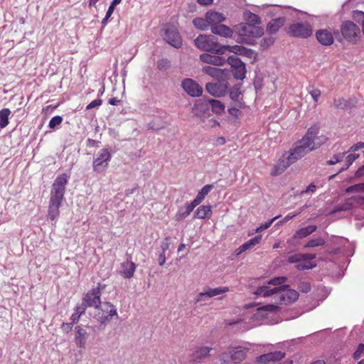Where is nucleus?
Listing matches in <instances>:
<instances>
[{"label": "nucleus", "mask_w": 364, "mask_h": 364, "mask_svg": "<svg viewBox=\"0 0 364 364\" xmlns=\"http://www.w3.org/2000/svg\"><path fill=\"white\" fill-rule=\"evenodd\" d=\"M254 294L263 297L274 296L276 303L281 305L291 304L296 301L299 296L298 291L289 289V285H282L274 288H270L268 286H260L256 289Z\"/></svg>", "instance_id": "obj_1"}, {"label": "nucleus", "mask_w": 364, "mask_h": 364, "mask_svg": "<svg viewBox=\"0 0 364 364\" xmlns=\"http://www.w3.org/2000/svg\"><path fill=\"white\" fill-rule=\"evenodd\" d=\"M326 141V137L323 134H319L318 127L314 125L308 129L306 134L301 139L296 141L294 149L301 157L307 153L316 149Z\"/></svg>", "instance_id": "obj_2"}, {"label": "nucleus", "mask_w": 364, "mask_h": 364, "mask_svg": "<svg viewBox=\"0 0 364 364\" xmlns=\"http://www.w3.org/2000/svg\"><path fill=\"white\" fill-rule=\"evenodd\" d=\"M195 46L200 50L210 52L214 54L223 55V46L218 42V39L213 35L200 34L194 40Z\"/></svg>", "instance_id": "obj_3"}, {"label": "nucleus", "mask_w": 364, "mask_h": 364, "mask_svg": "<svg viewBox=\"0 0 364 364\" xmlns=\"http://www.w3.org/2000/svg\"><path fill=\"white\" fill-rule=\"evenodd\" d=\"M68 178L69 176L67 173H62L55 179L50 191L49 203L62 205Z\"/></svg>", "instance_id": "obj_4"}, {"label": "nucleus", "mask_w": 364, "mask_h": 364, "mask_svg": "<svg viewBox=\"0 0 364 364\" xmlns=\"http://www.w3.org/2000/svg\"><path fill=\"white\" fill-rule=\"evenodd\" d=\"M301 158H302L301 155L291 148L288 152L282 155L277 164L272 168L271 175L275 176L282 174L289 166Z\"/></svg>", "instance_id": "obj_5"}, {"label": "nucleus", "mask_w": 364, "mask_h": 364, "mask_svg": "<svg viewBox=\"0 0 364 364\" xmlns=\"http://www.w3.org/2000/svg\"><path fill=\"white\" fill-rule=\"evenodd\" d=\"M235 32L239 35L240 42L250 43L249 38H260L264 34V29L259 26L249 23H240L235 28Z\"/></svg>", "instance_id": "obj_6"}, {"label": "nucleus", "mask_w": 364, "mask_h": 364, "mask_svg": "<svg viewBox=\"0 0 364 364\" xmlns=\"http://www.w3.org/2000/svg\"><path fill=\"white\" fill-rule=\"evenodd\" d=\"M247 348L242 347H230L228 352H224L220 355V362L223 364L240 363L243 361L247 355Z\"/></svg>", "instance_id": "obj_7"}, {"label": "nucleus", "mask_w": 364, "mask_h": 364, "mask_svg": "<svg viewBox=\"0 0 364 364\" xmlns=\"http://www.w3.org/2000/svg\"><path fill=\"white\" fill-rule=\"evenodd\" d=\"M95 318L100 324L109 322L114 316H117L116 307L110 302H104L96 309Z\"/></svg>", "instance_id": "obj_8"}, {"label": "nucleus", "mask_w": 364, "mask_h": 364, "mask_svg": "<svg viewBox=\"0 0 364 364\" xmlns=\"http://www.w3.org/2000/svg\"><path fill=\"white\" fill-rule=\"evenodd\" d=\"M343 37L351 43H355L360 37V28L350 21H346L341 26Z\"/></svg>", "instance_id": "obj_9"}, {"label": "nucleus", "mask_w": 364, "mask_h": 364, "mask_svg": "<svg viewBox=\"0 0 364 364\" xmlns=\"http://www.w3.org/2000/svg\"><path fill=\"white\" fill-rule=\"evenodd\" d=\"M228 77L217 80L216 82H208L205 90L215 97H221L228 93L229 88Z\"/></svg>", "instance_id": "obj_10"}, {"label": "nucleus", "mask_w": 364, "mask_h": 364, "mask_svg": "<svg viewBox=\"0 0 364 364\" xmlns=\"http://www.w3.org/2000/svg\"><path fill=\"white\" fill-rule=\"evenodd\" d=\"M112 155L107 149H101L92 162L93 171L96 173L105 171L109 166Z\"/></svg>", "instance_id": "obj_11"}, {"label": "nucleus", "mask_w": 364, "mask_h": 364, "mask_svg": "<svg viewBox=\"0 0 364 364\" xmlns=\"http://www.w3.org/2000/svg\"><path fill=\"white\" fill-rule=\"evenodd\" d=\"M312 27L307 22L293 23L288 29V34L295 38H307L312 35Z\"/></svg>", "instance_id": "obj_12"}, {"label": "nucleus", "mask_w": 364, "mask_h": 364, "mask_svg": "<svg viewBox=\"0 0 364 364\" xmlns=\"http://www.w3.org/2000/svg\"><path fill=\"white\" fill-rule=\"evenodd\" d=\"M164 39L171 46L180 48L182 46V38L177 29L173 25H167L164 28Z\"/></svg>", "instance_id": "obj_13"}, {"label": "nucleus", "mask_w": 364, "mask_h": 364, "mask_svg": "<svg viewBox=\"0 0 364 364\" xmlns=\"http://www.w3.org/2000/svg\"><path fill=\"white\" fill-rule=\"evenodd\" d=\"M101 284L88 291L82 298V301L87 307H95V309L101 304Z\"/></svg>", "instance_id": "obj_14"}, {"label": "nucleus", "mask_w": 364, "mask_h": 364, "mask_svg": "<svg viewBox=\"0 0 364 364\" xmlns=\"http://www.w3.org/2000/svg\"><path fill=\"white\" fill-rule=\"evenodd\" d=\"M227 62L232 68V72L235 78L243 80L246 75L245 65L236 55H230L227 59Z\"/></svg>", "instance_id": "obj_15"}, {"label": "nucleus", "mask_w": 364, "mask_h": 364, "mask_svg": "<svg viewBox=\"0 0 364 364\" xmlns=\"http://www.w3.org/2000/svg\"><path fill=\"white\" fill-rule=\"evenodd\" d=\"M181 86L184 91L191 97H199L203 93L202 87L193 79H184L182 81Z\"/></svg>", "instance_id": "obj_16"}, {"label": "nucleus", "mask_w": 364, "mask_h": 364, "mask_svg": "<svg viewBox=\"0 0 364 364\" xmlns=\"http://www.w3.org/2000/svg\"><path fill=\"white\" fill-rule=\"evenodd\" d=\"M201 70L203 73L209 75L216 80L228 77V72L226 70L216 67L205 65L203 67Z\"/></svg>", "instance_id": "obj_17"}, {"label": "nucleus", "mask_w": 364, "mask_h": 364, "mask_svg": "<svg viewBox=\"0 0 364 364\" xmlns=\"http://www.w3.org/2000/svg\"><path fill=\"white\" fill-rule=\"evenodd\" d=\"M316 38L319 43L326 46H331L334 42L332 32L327 29L318 30L316 32Z\"/></svg>", "instance_id": "obj_18"}, {"label": "nucleus", "mask_w": 364, "mask_h": 364, "mask_svg": "<svg viewBox=\"0 0 364 364\" xmlns=\"http://www.w3.org/2000/svg\"><path fill=\"white\" fill-rule=\"evenodd\" d=\"M285 357V353L282 351H274L267 354H263L257 358V361L267 364L269 362H277L282 360Z\"/></svg>", "instance_id": "obj_19"}, {"label": "nucleus", "mask_w": 364, "mask_h": 364, "mask_svg": "<svg viewBox=\"0 0 364 364\" xmlns=\"http://www.w3.org/2000/svg\"><path fill=\"white\" fill-rule=\"evenodd\" d=\"M200 60H201L203 63L210 64L215 66H222L223 65L227 60H225L224 58L215 55H211L209 53H202L199 56Z\"/></svg>", "instance_id": "obj_20"}, {"label": "nucleus", "mask_w": 364, "mask_h": 364, "mask_svg": "<svg viewBox=\"0 0 364 364\" xmlns=\"http://www.w3.org/2000/svg\"><path fill=\"white\" fill-rule=\"evenodd\" d=\"M212 348L208 346H201L196 348L191 355V361L193 363H200L203 358H207Z\"/></svg>", "instance_id": "obj_21"}, {"label": "nucleus", "mask_w": 364, "mask_h": 364, "mask_svg": "<svg viewBox=\"0 0 364 364\" xmlns=\"http://www.w3.org/2000/svg\"><path fill=\"white\" fill-rule=\"evenodd\" d=\"M205 17L210 28L225 20V17L223 13L217 12L213 10L207 11L205 14Z\"/></svg>", "instance_id": "obj_22"}, {"label": "nucleus", "mask_w": 364, "mask_h": 364, "mask_svg": "<svg viewBox=\"0 0 364 364\" xmlns=\"http://www.w3.org/2000/svg\"><path fill=\"white\" fill-rule=\"evenodd\" d=\"M262 240V235H258L255 237L249 240L246 242L243 243L235 251V255L238 256L245 251L253 248L255 245H258Z\"/></svg>", "instance_id": "obj_23"}, {"label": "nucleus", "mask_w": 364, "mask_h": 364, "mask_svg": "<svg viewBox=\"0 0 364 364\" xmlns=\"http://www.w3.org/2000/svg\"><path fill=\"white\" fill-rule=\"evenodd\" d=\"M75 341L77 346L80 348H85L86 339L87 336V333L86 330L84 329L81 326H77L75 328Z\"/></svg>", "instance_id": "obj_24"}, {"label": "nucleus", "mask_w": 364, "mask_h": 364, "mask_svg": "<svg viewBox=\"0 0 364 364\" xmlns=\"http://www.w3.org/2000/svg\"><path fill=\"white\" fill-rule=\"evenodd\" d=\"M213 215L211 205H200L194 213L193 218L203 220H209Z\"/></svg>", "instance_id": "obj_25"}, {"label": "nucleus", "mask_w": 364, "mask_h": 364, "mask_svg": "<svg viewBox=\"0 0 364 364\" xmlns=\"http://www.w3.org/2000/svg\"><path fill=\"white\" fill-rule=\"evenodd\" d=\"M213 33L218 35L225 38H231L233 34V31L228 26L219 23L217 26H213L211 28Z\"/></svg>", "instance_id": "obj_26"}, {"label": "nucleus", "mask_w": 364, "mask_h": 364, "mask_svg": "<svg viewBox=\"0 0 364 364\" xmlns=\"http://www.w3.org/2000/svg\"><path fill=\"white\" fill-rule=\"evenodd\" d=\"M285 21L286 18L284 17L274 18L267 24V31L271 34L276 33L284 26Z\"/></svg>", "instance_id": "obj_27"}, {"label": "nucleus", "mask_w": 364, "mask_h": 364, "mask_svg": "<svg viewBox=\"0 0 364 364\" xmlns=\"http://www.w3.org/2000/svg\"><path fill=\"white\" fill-rule=\"evenodd\" d=\"M122 270L121 272V275L126 278L130 279L134 276V274L136 270V265L132 261H127L121 264Z\"/></svg>", "instance_id": "obj_28"}, {"label": "nucleus", "mask_w": 364, "mask_h": 364, "mask_svg": "<svg viewBox=\"0 0 364 364\" xmlns=\"http://www.w3.org/2000/svg\"><path fill=\"white\" fill-rule=\"evenodd\" d=\"M317 230L316 225H309L305 228H302L296 231L294 235V239H301L306 237Z\"/></svg>", "instance_id": "obj_29"}, {"label": "nucleus", "mask_w": 364, "mask_h": 364, "mask_svg": "<svg viewBox=\"0 0 364 364\" xmlns=\"http://www.w3.org/2000/svg\"><path fill=\"white\" fill-rule=\"evenodd\" d=\"M316 258L315 254H294L287 259L289 263H299L303 260H311Z\"/></svg>", "instance_id": "obj_30"}, {"label": "nucleus", "mask_w": 364, "mask_h": 364, "mask_svg": "<svg viewBox=\"0 0 364 364\" xmlns=\"http://www.w3.org/2000/svg\"><path fill=\"white\" fill-rule=\"evenodd\" d=\"M223 54L225 53V51H229L230 53H233L236 55H247L249 50L242 46H223Z\"/></svg>", "instance_id": "obj_31"}, {"label": "nucleus", "mask_w": 364, "mask_h": 364, "mask_svg": "<svg viewBox=\"0 0 364 364\" xmlns=\"http://www.w3.org/2000/svg\"><path fill=\"white\" fill-rule=\"evenodd\" d=\"M209 109L207 100H199L193 107V113L198 117H202V112H205Z\"/></svg>", "instance_id": "obj_32"}, {"label": "nucleus", "mask_w": 364, "mask_h": 364, "mask_svg": "<svg viewBox=\"0 0 364 364\" xmlns=\"http://www.w3.org/2000/svg\"><path fill=\"white\" fill-rule=\"evenodd\" d=\"M208 297H214L215 296L225 294L230 291L228 287H220L212 289L209 287H206L204 289Z\"/></svg>", "instance_id": "obj_33"}, {"label": "nucleus", "mask_w": 364, "mask_h": 364, "mask_svg": "<svg viewBox=\"0 0 364 364\" xmlns=\"http://www.w3.org/2000/svg\"><path fill=\"white\" fill-rule=\"evenodd\" d=\"M208 107L210 106L212 111L218 114H221L225 111V105L220 101L214 99L208 100Z\"/></svg>", "instance_id": "obj_34"}, {"label": "nucleus", "mask_w": 364, "mask_h": 364, "mask_svg": "<svg viewBox=\"0 0 364 364\" xmlns=\"http://www.w3.org/2000/svg\"><path fill=\"white\" fill-rule=\"evenodd\" d=\"M61 205L50 203L48 205V218L51 220H56L60 216V207Z\"/></svg>", "instance_id": "obj_35"}, {"label": "nucleus", "mask_w": 364, "mask_h": 364, "mask_svg": "<svg viewBox=\"0 0 364 364\" xmlns=\"http://www.w3.org/2000/svg\"><path fill=\"white\" fill-rule=\"evenodd\" d=\"M213 188L212 184H208L203 187V188L198 192L196 198L194 199L196 203L200 204L204 200L205 197L210 193Z\"/></svg>", "instance_id": "obj_36"}, {"label": "nucleus", "mask_w": 364, "mask_h": 364, "mask_svg": "<svg viewBox=\"0 0 364 364\" xmlns=\"http://www.w3.org/2000/svg\"><path fill=\"white\" fill-rule=\"evenodd\" d=\"M244 19L247 21L246 23H249L250 25L259 26L261 23L259 16L250 11H246L244 13Z\"/></svg>", "instance_id": "obj_37"}, {"label": "nucleus", "mask_w": 364, "mask_h": 364, "mask_svg": "<svg viewBox=\"0 0 364 364\" xmlns=\"http://www.w3.org/2000/svg\"><path fill=\"white\" fill-rule=\"evenodd\" d=\"M11 111L9 108H4L0 110V127L5 128L9 124V117Z\"/></svg>", "instance_id": "obj_38"}, {"label": "nucleus", "mask_w": 364, "mask_h": 364, "mask_svg": "<svg viewBox=\"0 0 364 364\" xmlns=\"http://www.w3.org/2000/svg\"><path fill=\"white\" fill-rule=\"evenodd\" d=\"M326 240L321 237H317L309 240L305 245V248L316 247L323 246Z\"/></svg>", "instance_id": "obj_39"}, {"label": "nucleus", "mask_w": 364, "mask_h": 364, "mask_svg": "<svg viewBox=\"0 0 364 364\" xmlns=\"http://www.w3.org/2000/svg\"><path fill=\"white\" fill-rule=\"evenodd\" d=\"M193 23L196 28L201 30V31H205L209 27L208 21H207V18L205 16V18H195L193 20Z\"/></svg>", "instance_id": "obj_40"}, {"label": "nucleus", "mask_w": 364, "mask_h": 364, "mask_svg": "<svg viewBox=\"0 0 364 364\" xmlns=\"http://www.w3.org/2000/svg\"><path fill=\"white\" fill-rule=\"evenodd\" d=\"M287 281V278L286 277H274L269 281L267 282V284L265 286L273 285L274 287H282L284 285V284Z\"/></svg>", "instance_id": "obj_41"}, {"label": "nucleus", "mask_w": 364, "mask_h": 364, "mask_svg": "<svg viewBox=\"0 0 364 364\" xmlns=\"http://www.w3.org/2000/svg\"><path fill=\"white\" fill-rule=\"evenodd\" d=\"M353 206V198L347 199L343 203L338 205L334 212L342 211V210H349Z\"/></svg>", "instance_id": "obj_42"}, {"label": "nucleus", "mask_w": 364, "mask_h": 364, "mask_svg": "<svg viewBox=\"0 0 364 364\" xmlns=\"http://www.w3.org/2000/svg\"><path fill=\"white\" fill-rule=\"evenodd\" d=\"M359 157V154H350L346 156V161L345 165L341 167L339 172L347 170L349 166Z\"/></svg>", "instance_id": "obj_43"}, {"label": "nucleus", "mask_w": 364, "mask_h": 364, "mask_svg": "<svg viewBox=\"0 0 364 364\" xmlns=\"http://www.w3.org/2000/svg\"><path fill=\"white\" fill-rule=\"evenodd\" d=\"M346 192L350 193H364V183L355 184L348 187Z\"/></svg>", "instance_id": "obj_44"}, {"label": "nucleus", "mask_w": 364, "mask_h": 364, "mask_svg": "<svg viewBox=\"0 0 364 364\" xmlns=\"http://www.w3.org/2000/svg\"><path fill=\"white\" fill-rule=\"evenodd\" d=\"M316 264H312L310 262V260H303L302 262H300L297 263L295 266V267L298 270H305V269H309L314 267Z\"/></svg>", "instance_id": "obj_45"}, {"label": "nucleus", "mask_w": 364, "mask_h": 364, "mask_svg": "<svg viewBox=\"0 0 364 364\" xmlns=\"http://www.w3.org/2000/svg\"><path fill=\"white\" fill-rule=\"evenodd\" d=\"M348 101L343 97L333 100V106L336 109H345L348 107Z\"/></svg>", "instance_id": "obj_46"}, {"label": "nucleus", "mask_w": 364, "mask_h": 364, "mask_svg": "<svg viewBox=\"0 0 364 364\" xmlns=\"http://www.w3.org/2000/svg\"><path fill=\"white\" fill-rule=\"evenodd\" d=\"M63 122V118L60 116H55L49 122L48 127L50 129H54L57 126L60 125Z\"/></svg>", "instance_id": "obj_47"}, {"label": "nucleus", "mask_w": 364, "mask_h": 364, "mask_svg": "<svg viewBox=\"0 0 364 364\" xmlns=\"http://www.w3.org/2000/svg\"><path fill=\"white\" fill-rule=\"evenodd\" d=\"M170 65L171 63L167 59H161L157 63V68L160 70H166L170 67Z\"/></svg>", "instance_id": "obj_48"}, {"label": "nucleus", "mask_w": 364, "mask_h": 364, "mask_svg": "<svg viewBox=\"0 0 364 364\" xmlns=\"http://www.w3.org/2000/svg\"><path fill=\"white\" fill-rule=\"evenodd\" d=\"M309 93L311 95L315 103H317L321 94L320 90L311 87V89L309 90Z\"/></svg>", "instance_id": "obj_49"}, {"label": "nucleus", "mask_w": 364, "mask_h": 364, "mask_svg": "<svg viewBox=\"0 0 364 364\" xmlns=\"http://www.w3.org/2000/svg\"><path fill=\"white\" fill-rule=\"evenodd\" d=\"M274 42V38L273 37H267L264 38L261 41L260 46L263 48H267L270 46H272Z\"/></svg>", "instance_id": "obj_50"}, {"label": "nucleus", "mask_w": 364, "mask_h": 364, "mask_svg": "<svg viewBox=\"0 0 364 364\" xmlns=\"http://www.w3.org/2000/svg\"><path fill=\"white\" fill-rule=\"evenodd\" d=\"M343 157H344V153L335 154L333 156V157L329 161H327V164L329 165H334L336 163L341 161L343 160Z\"/></svg>", "instance_id": "obj_51"}, {"label": "nucleus", "mask_w": 364, "mask_h": 364, "mask_svg": "<svg viewBox=\"0 0 364 364\" xmlns=\"http://www.w3.org/2000/svg\"><path fill=\"white\" fill-rule=\"evenodd\" d=\"M258 309L259 310H262V311H271V312H275V311H277L279 309V308L277 305L267 304V305H264V306H262L259 307Z\"/></svg>", "instance_id": "obj_52"}, {"label": "nucleus", "mask_w": 364, "mask_h": 364, "mask_svg": "<svg viewBox=\"0 0 364 364\" xmlns=\"http://www.w3.org/2000/svg\"><path fill=\"white\" fill-rule=\"evenodd\" d=\"M197 205H198V203H196L194 200H192L189 203H186L185 204V208H186L185 212L188 214V215H189L191 214V213L194 210V208Z\"/></svg>", "instance_id": "obj_53"}, {"label": "nucleus", "mask_w": 364, "mask_h": 364, "mask_svg": "<svg viewBox=\"0 0 364 364\" xmlns=\"http://www.w3.org/2000/svg\"><path fill=\"white\" fill-rule=\"evenodd\" d=\"M240 87L235 86L234 89L230 92V97L235 101H237L240 95Z\"/></svg>", "instance_id": "obj_54"}, {"label": "nucleus", "mask_w": 364, "mask_h": 364, "mask_svg": "<svg viewBox=\"0 0 364 364\" xmlns=\"http://www.w3.org/2000/svg\"><path fill=\"white\" fill-rule=\"evenodd\" d=\"M353 18L355 21L362 23L364 21V12L360 11H354Z\"/></svg>", "instance_id": "obj_55"}, {"label": "nucleus", "mask_w": 364, "mask_h": 364, "mask_svg": "<svg viewBox=\"0 0 364 364\" xmlns=\"http://www.w3.org/2000/svg\"><path fill=\"white\" fill-rule=\"evenodd\" d=\"M316 186L314 183H311L305 190L301 191V195L303 196L304 194H309L310 193H314L316 191Z\"/></svg>", "instance_id": "obj_56"}, {"label": "nucleus", "mask_w": 364, "mask_h": 364, "mask_svg": "<svg viewBox=\"0 0 364 364\" xmlns=\"http://www.w3.org/2000/svg\"><path fill=\"white\" fill-rule=\"evenodd\" d=\"M207 295L204 291L203 292H200L195 298V303L196 304H198V303H200V302H205L206 301V298H207Z\"/></svg>", "instance_id": "obj_57"}, {"label": "nucleus", "mask_w": 364, "mask_h": 364, "mask_svg": "<svg viewBox=\"0 0 364 364\" xmlns=\"http://www.w3.org/2000/svg\"><path fill=\"white\" fill-rule=\"evenodd\" d=\"M87 307L85 306V304H83V302L82 301V304L79 306H76L75 308V313L79 314V315H82L85 314V310Z\"/></svg>", "instance_id": "obj_58"}, {"label": "nucleus", "mask_w": 364, "mask_h": 364, "mask_svg": "<svg viewBox=\"0 0 364 364\" xmlns=\"http://www.w3.org/2000/svg\"><path fill=\"white\" fill-rule=\"evenodd\" d=\"M364 353V344H360L355 351L353 356L355 359L360 358L361 355Z\"/></svg>", "instance_id": "obj_59"}, {"label": "nucleus", "mask_w": 364, "mask_h": 364, "mask_svg": "<svg viewBox=\"0 0 364 364\" xmlns=\"http://www.w3.org/2000/svg\"><path fill=\"white\" fill-rule=\"evenodd\" d=\"M188 214L185 211L179 210L175 215V220L178 222L181 221L188 217Z\"/></svg>", "instance_id": "obj_60"}, {"label": "nucleus", "mask_w": 364, "mask_h": 364, "mask_svg": "<svg viewBox=\"0 0 364 364\" xmlns=\"http://www.w3.org/2000/svg\"><path fill=\"white\" fill-rule=\"evenodd\" d=\"M102 100L100 99H96L92 101L86 107L87 109H91L94 107H99L102 105Z\"/></svg>", "instance_id": "obj_61"}, {"label": "nucleus", "mask_w": 364, "mask_h": 364, "mask_svg": "<svg viewBox=\"0 0 364 364\" xmlns=\"http://www.w3.org/2000/svg\"><path fill=\"white\" fill-rule=\"evenodd\" d=\"M228 112L231 116H233L235 117H238L240 114V111L239 109L235 107H231L228 109Z\"/></svg>", "instance_id": "obj_62"}, {"label": "nucleus", "mask_w": 364, "mask_h": 364, "mask_svg": "<svg viewBox=\"0 0 364 364\" xmlns=\"http://www.w3.org/2000/svg\"><path fill=\"white\" fill-rule=\"evenodd\" d=\"M73 325L72 323H63L61 328L65 332L68 333L73 329Z\"/></svg>", "instance_id": "obj_63"}, {"label": "nucleus", "mask_w": 364, "mask_h": 364, "mask_svg": "<svg viewBox=\"0 0 364 364\" xmlns=\"http://www.w3.org/2000/svg\"><path fill=\"white\" fill-rule=\"evenodd\" d=\"M363 146H364V143L363 142H358L354 145H353L350 150L352 151H358L361 149H363Z\"/></svg>", "instance_id": "obj_64"}]
</instances>
